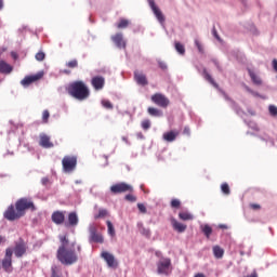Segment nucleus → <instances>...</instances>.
<instances>
[{
    "label": "nucleus",
    "instance_id": "f257e3e1",
    "mask_svg": "<svg viewBox=\"0 0 277 277\" xmlns=\"http://www.w3.org/2000/svg\"><path fill=\"white\" fill-rule=\"evenodd\" d=\"M36 211V205H34V201L27 197L19 198L14 205H11L8 207V209L4 212L5 220H9V222H14L16 220H21V217H24L26 211Z\"/></svg>",
    "mask_w": 277,
    "mask_h": 277
},
{
    "label": "nucleus",
    "instance_id": "f03ea898",
    "mask_svg": "<svg viewBox=\"0 0 277 277\" xmlns=\"http://www.w3.org/2000/svg\"><path fill=\"white\" fill-rule=\"evenodd\" d=\"M70 94L77 101L83 102L90 98V88L82 80H77L70 84Z\"/></svg>",
    "mask_w": 277,
    "mask_h": 277
},
{
    "label": "nucleus",
    "instance_id": "7ed1b4c3",
    "mask_svg": "<svg viewBox=\"0 0 277 277\" xmlns=\"http://www.w3.org/2000/svg\"><path fill=\"white\" fill-rule=\"evenodd\" d=\"M61 246L57 250L56 258L62 265H70V248L68 238L66 236H60Z\"/></svg>",
    "mask_w": 277,
    "mask_h": 277
},
{
    "label": "nucleus",
    "instance_id": "20e7f679",
    "mask_svg": "<svg viewBox=\"0 0 277 277\" xmlns=\"http://www.w3.org/2000/svg\"><path fill=\"white\" fill-rule=\"evenodd\" d=\"M172 269V263L169 258H161L157 263V272L159 275H169Z\"/></svg>",
    "mask_w": 277,
    "mask_h": 277
},
{
    "label": "nucleus",
    "instance_id": "39448f33",
    "mask_svg": "<svg viewBox=\"0 0 277 277\" xmlns=\"http://www.w3.org/2000/svg\"><path fill=\"white\" fill-rule=\"evenodd\" d=\"M110 193L114 195L133 193V187L131 184H126V182H119L118 184H113V186H110Z\"/></svg>",
    "mask_w": 277,
    "mask_h": 277
},
{
    "label": "nucleus",
    "instance_id": "423d86ee",
    "mask_svg": "<svg viewBox=\"0 0 277 277\" xmlns=\"http://www.w3.org/2000/svg\"><path fill=\"white\" fill-rule=\"evenodd\" d=\"M12 252L16 259H23V256L27 254V243H25V240L19 239L16 241Z\"/></svg>",
    "mask_w": 277,
    "mask_h": 277
},
{
    "label": "nucleus",
    "instance_id": "0eeeda50",
    "mask_svg": "<svg viewBox=\"0 0 277 277\" xmlns=\"http://www.w3.org/2000/svg\"><path fill=\"white\" fill-rule=\"evenodd\" d=\"M150 100L155 105L164 109L170 105V100L162 93L153 94Z\"/></svg>",
    "mask_w": 277,
    "mask_h": 277
},
{
    "label": "nucleus",
    "instance_id": "6e6552de",
    "mask_svg": "<svg viewBox=\"0 0 277 277\" xmlns=\"http://www.w3.org/2000/svg\"><path fill=\"white\" fill-rule=\"evenodd\" d=\"M12 248H6L4 258L2 260V269H4V272H6L8 274H11V272H13L14 269L12 267Z\"/></svg>",
    "mask_w": 277,
    "mask_h": 277
},
{
    "label": "nucleus",
    "instance_id": "1a4fd4ad",
    "mask_svg": "<svg viewBox=\"0 0 277 277\" xmlns=\"http://www.w3.org/2000/svg\"><path fill=\"white\" fill-rule=\"evenodd\" d=\"M44 77V71H39L35 75L26 76L24 79L21 81V85L24 88H29L31 83H37V81H40Z\"/></svg>",
    "mask_w": 277,
    "mask_h": 277
},
{
    "label": "nucleus",
    "instance_id": "9d476101",
    "mask_svg": "<svg viewBox=\"0 0 277 277\" xmlns=\"http://www.w3.org/2000/svg\"><path fill=\"white\" fill-rule=\"evenodd\" d=\"M91 84L95 91H101L105 88V77L103 76H95L91 79Z\"/></svg>",
    "mask_w": 277,
    "mask_h": 277
},
{
    "label": "nucleus",
    "instance_id": "9b49d317",
    "mask_svg": "<svg viewBox=\"0 0 277 277\" xmlns=\"http://www.w3.org/2000/svg\"><path fill=\"white\" fill-rule=\"evenodd\" d=\"M149 6L153 10V13L155 14V16L157 17L158 22L160 24H163L166 18L162 14V12L160 11V9L155 4L154 0H149Z\"/></svg>",
    "mask_w": 277,
    "mask_h": 277
},
{
    "label": "nucleus",
    "instance_id": "f8f14e48",
    "mask_svg": "<svg viewBox=\"0 0 277 277\" xmlns=\"http://www.w3.org/2000/svg\"><path fill=\"white\" fill-rule=\"evenodd\" d=\"M39 145L42 148H53V142H51V137L44 133L39 136Z\"/></svg>",
    "mask_w": 277,
    "mask_h": 277
},
{
    "label": "nucleus",
    "instance_id": "ddd939ff",
    "mask_svg": "<svg viewBox=\"0 0 277 277\" xmlns=\"http://www.w3.org/2000/svg\"><path fill=\"white\" fill-rule=\"evenodd\" d=\"M134 80L136 81V83L138 85H142V87L148 85V80H147L146 75L138 70L134 71Z\"/></svg>",
    "mask_w": 277,
    "mask_h": 277
},
{
    "label": "nucleus",
    "instance_id": "4468645a",
    "mask_svg": "<svg viewBox=\"0 0 277 277\" xmlns=\"http://www.w3.org/2000/svg\"><path fill=\"white\" fill-rule=\"evenodd\" d=\"M90 240L95 243H103L105 240L103 239V236L96 233V227L91 226L90 229Z\"/></svg>",
    "mask_w": 277,
    "mask_h": 277
},
{
    "label": "nucleus",
    "instance_id": "2eb2a0df",
    "mask_svg": "<svg viewBox=\"0 0 277 277\" xmlns=\"http://www.w3.org/2000/svg\"><path fill=\"white\" fill-rule=\"evenodd\" d=\"M102 258L105 260L107 265L111 268H116L118 266V263L116 262L115 258L113 254L108 252H103Z\"/></svg>",
    "mask_w": 277,
    "mask_h": 277
},
{
    "label": "nucleus",
    "instance_id": "dca6fc26",
    "mask_svg": "<svg viewBox=\"0 0 277 277\" xmlns=\"http://www.w3.org/2000/svg\"><path fill=\"white\" fill-rule=\"evenodd\" d=\"M111 40L118 49H126V41L123 40L122 34L118 32L111 36Z\"/></svg>",
    "mask_w": 277,
    "mask_h": 277
},
{
    "label": "nucleus",
    "instance_id": "f3484780",
    "mask_svg": "<svg viewBox=\"0 0 277 277\" xmlns=\"http://www.w3.org/2000/svg\"><path fill=\"white\" fill-rule=\"evenodd\" d=\"M14 70V67L12 65L8 64L5 61H0V72L2 75H10Z\"/></svg>",
    "mask_w": 277,
    "mask_h": 277
},
{
    "label": "nucleus",
    "instance_id": "a211bd4d",
    "mask_svg": "<svg viewBox=\"0 0 277 277\" xmlns=\"http://www.w3.org/2000/svg\"><path fill=\"white\" fill-rule=\"evenodd\" d=\"M171 224H172L173 229L180 234L184 233L187 228L186 225L179 223L175 219L171 220Z\"/></svg>",
    "mask_w": 277,
    "mask_h": 277
},
{
    "label": "nucleus",
    "instance_id": "6ab92c4d",
    "mask_svg": "<svg viewBox=\"0 0 277 277\" xmlns=\"http://www.w3.org/2000/svg\"><path fill=\"white\" fill-rule=\"evenodd\" d=\"M64 213L56 211L52 214V222H54V224H64Z\"/></svg>",
    "mask_w": 277,
    "mask_h": 277
},
{
    "label": "nucleus",
    "instance_id": "aec40b11",
    "mask_svg": "<svg viewBox=\"0 0 277 277\" xmlns=\"http://www.w3.org/2000/svg\"><path fill=\"white\" fill-rule=\"evenodd\" d=\"M179 135V131H168L163 133V140L166 142H174L176 140V136Z\"/></svg>",
    "mask_w": 277,
    "mask_h": 277
},
{
    "label": "nucleus",
    "instance_id": "412c9836",
    "mask_svg": "<svg viewBox=\"0 0 277 277\" xmlns=\"http://www.w3.org/2000/svg\"><path fill=\"white\" fill-rule=\"evenodd\" d=\"M147 113H148L149 116L156 117V118H160V117H162V115H163V113H162L161 109L156 108V107H153V106H149V107L147 108Z\"/></svg>",
    "mask_w": 277,
    "mask_h": 277
},
{
    "label": "nucleus",
    "instance_id": "4be33fe9",
    "mask_svg": "<svg viewBox=\"0 0 277 277\" xmlns=\"http://www.w3.org/2000/svg\"><path fill=\"white\" fill-rule=\"evenodd\" d=\"M249 76L255 85H262V79L252 69L248 68Z\"/></svg>",
    "mask_w": 277,
    "mask_h": 277
},
{
    "label": "nucleus",
    "instance_id": "5701e85b",
    "mask_svg": "<svg viewBox=\"0 0 277 277\" xmlns=\"http://www.w3.org/2000/svg\"><path fill=\"white\" fill-rule=\"evenodd\" d=\"M203 78L210 83L212 84L216 90L220 89L217 82L214 81V79L212 78V76L207 71V69H203Z\"/></svg>",
    "mask_w": 277,
    "mask_h": 277
},
{
    "label": "nucleus",
    "instance_id": "b1692460",
    "mask_svg": "<svg viewBox=\"0 0 277 277\" xmlns=\"http://www.w3.org/2000/svg\"><path fill=\"white\" fill-rule=\"evenodd\" d=\"M63 170L65 172H70V157L66 156L65 158H63Z\"/></svg>",
    "mask_w": 277,
    "mask_h": 277
},
{
    "label": "nucleus",
    "instance_id": "393cba45",
    "mask_svg": "<svg viewBox=\"0 0 277 277\" xmlns=\"http://www.w3.org/2000/svg\"><path fill=\"white\" fill-rule=\"evenodd\" d=\"M179 217L182 221H193L194 216L190 214V212H179Z\"/></svg>",
    "mask_w": 277,
    "mask_h": 277
},
{
    "label": "nucleus",
    "instance_id": "a878e982",
    "mask_svg": "<svg viewBox=\"0 0 277 277\" xmlns=\"http://www.w3.org/2000/svg\"><path fill=\"white\" fill-rule=\"evenodd\" d=\"M129 24H130L129 19L120 18L119 23L117 24V28L118 29H126V28H128Z\"/></svg>",
    "mask_w": 277,
    "mask_h": 277
},
{
    "label": "nucleus",
    "instance_id": "bb28decb",
    "mask_svg": "<svg viewBox=\"0 0 277 277\" xmlns=\"http://www.w3.org/2000/svg\"><path fill=\"white\" fill-rule=\"evenodd\" d=\"M79 224V217L77 216V212H70V226H77Z\"/></svg>",
    "mask_w": 277,
    "mask_h": 277
},
{
    "label": "nucleus",
    "instance_id": "cd10ccee",
    "mask_svg": "<svg viewBox=\"0 0 277 277\" xmlns=\"http://www.w3.org/2000/svg\"><path fill=\"white\" fill-rule=\"evenodd\" d=\"M213 254H214V256H215L216 259H221V258H223L224 250L221 249L219 246H215V247L213 248Z\"/></svg>",
    "mask_w": 277,
    "mask_h": 277
},
{
    "label": "nucleus",
    "instance_id": "c85d7f7f",
    "mask_svg": "<svg viewBox=\"0 0 277 277\" xmlns=\"http://www.w3.org/2000/svg\"><path fill=\"white\" fill-rule=\"evenodd\" d=\"M201 230L208 239L210 238L213 232L209 225L201 226Z\"/></svg>",
    "mask_w": 277,
    "mask_h": 277
},
{
    "label": "nucleus",
    "instance_id": "c756f323",
    "mask_svg": "<svg viewBox=\"0 0 277 277\" xmlns=\"http://www.w3.org/2000/svg\"><path fill=\"white\" fill-rule=\"evenodd\" d=\"M137 226H138V232H140L143 236H145V237H147V238L150 237V230H149V229H146L142 224H138Z\"/></svg>",
    "mask_w": 277,
    "mask_h": 277
},
{
    "label": "nucleus",
    "instance_id": "7c9ffc66",
    "mask_svg": "<svg viewBox=\"0 0 277 277\" xmlns=\"http://www.w3.org/2000/svg\"><path fill=\"white\" fill-rule=\"evenodd\" d=\"M175 50L177 51V53H180L181 55L185 54V47L183 43L176 41L175 42Z\"/></svg>",
    "mask_w": 277,
    "mask_h": 277
},
{
    "label": "nucleus",
    "instance_id": "2f4dec72",
    "mask_svg": "<svg viewBox=\"0 0 277 277\" xmlns=\"http://www.w3.org/2000/svg\"><path fill=\"white\" fill-rule=\"evenodd\" d=\"M49 118H51V113L49 110H43L42 113V123L43 124H49Z\"/></svg>",
    "mask_w": 277,
    "mask_h": 277
},
{
    "label": "nucleus",
    "instance_id": "473e14b6",
    "mask_svg": "<svg viewBox=\"0 0 277 277\" xmlns=\"http://www.w3.org/2000/svg\"><path fill=\"white\" fill-rule=\"evenodd\" d=\"M47 57V54H44V52L39 51L36 55L35 58L37 60V62H44Z\"/></svg>",
    "mask_w": 277,
    "mask_h": 277
},
{
    "label": "nucleus",
    "instance_id": "72a5a7b5",
    "mask_svg": "<svg viewBox=\"0 0 277 277\" xmlns=\"http://www.w3.org/2000/svg\"><path fill=\"white\" fill-rule=\"evenodd\" d=\"M106 224H107L108 234H109L111 237H114V236L116 235L114 225L111 224L110 221H107Z\"/></svg>",
    "mask_w": 277,
    "mask_h": 277
},
{
    "label": "nucleus",
    "instance_id": "f704fd0d",
    "mask_svg": "<svg viewBox=\"0 0 277 277\" xmlns=\"http://www.w3.org/2000/svg\"><path fill=\"white\" fill-rule=\"evenodd\" d=\"M222 193L226 196H228L230 194V188L228 186V184L224 183L221 186Z\"/></svg>",
    "mask_w": 277,
    "mask_h": 277
},
{
    "label": "nucleus",
    "instance_id": "c9c22d12",
    "mask_svg": "<svg viewBox=\"0 0 277 277\" xmlns=\"http://www.w3.org/2000/svg\"><path fill=\"white\" fill-rule=\"evenodd\" d=\"M102 106L106 109H113L114 108L113 104L108 100H102Z\"/></svg>",
    "mask_w": 277,
    "mask_h": 277
},
{
    "label": "nucleus",
    "instance_id": "e433bc0d",
    "mask_svg": "<svg viewBox=\"0 0 277 277\" xmlns=\"http://www.w3.org/2000/svg\"><path fill=\"white\" fill-rule=\"evenodd\" d=\"M77 168V156H71L70 158V171L72 172Z\"/></svg>",
    "mask_w": 277,
    "mask_h": 277
},
{
    "label": "nucleus",
    "instance_id": "4c0bfd02",
    "mask_svg": "<svg viewBox=\"0 0 277 277\" xmlns=\"http://www.w3.org/2000/svg\"><path fill=\"white\" fill-rule=\"evenodd\" d=\"M141 126H142V129H143V130L147 131V130L150 128V121H149V119H144V120L142 121Z\"/></svg>",
    "mask_w": 277,
    "mask_h": 277
},
{
    "label": "nucleus",
    "instance_id": "58836bf2",
    "mask_svg": "<svg viewBox=\"0 0 277 277\" xmlns=\"http://www.w3.org/2000/svg\"><path fill=\"white\" fill-rule=\"evenodd\" d=\"M181 207V201L180 199H172L171 201V208L173 209H179Z\"/></svg>",
    "mask_w": 277,
    "mask_h": 277
},
{
    "label": "nucleus",
    "instance_id": "ea45409f",
    "mask_svg": "<svg viewBox=\"0 0 277 277\" xmlns=\"http://www.w3.org/2000/svg\"><path fill=\"white\" fill-rule=\"evenodd\" d=\"M269 113L272 116L276 117L277 116V106L271 105L269 106Z\"/></svg>",
    "mask_w": 277,
    "mask_h": 277
},
{
    "label": "nucleus",
    "instance_id": "a19ab883",
    "mask_svg": "<svg viewBox=\"0 0 277 277\" xmlns=\"http://www.w3.org/2000/svg\"><path fill=\"white\" fill-rule=\"evenodd\" d=\"M195 44H196L199 53H203V47L198 39H195Z\"/></svg>",
    "mask_w": 277,
    "mask_h": 277
},
{
    "label": "nucleus",
    "instance_id": "79ce46f5",
    "mask_svg": "<svg viewBox=\"0 0 277 277\" xmlns=\"http://www.w3.org/2000/svg\"><path fill=\"white\" fill-rule=\"evenodd\" d=\"M124 199L129 202H135L136 197L134 195H126Z\"/></svg>",
    "mask_w": 277,
    "mask_h": 277
},
{
    "label": "nucleus",
    "instance_id": "37998d69",
    "mask_svg": "<svg viewBox=\"0 0 277 277\" xmlns=\"http://www.w3.org/2000/svg\"><path fill=\"white\" fill-rule=\"evenodd\" d=\"M137 209L140 210L141 213L145 214L147 212L144 203H137Z\"/></svg>",
    "mask_w": 277,
    "mask_h": 277
},
{
    "label": "nucleus",
    "instance_id": "c03bdc74",
    "mask_svg": "<svg viewBox=\"0 0 277 277\" xmlns=\"http://www.w3.org/2000/svg\"><path fill=\"white\" fill-rule=\"evenodd\" d=\"M107 215V210H100L98 215L95 219L105 217Z\"/></svg>",
    "mask_w": 277,
    "mask_h": 277
},
{
    "label": "nucleus",
    "instance_id": "a18cd8bd",
    "mask_svg": "<svg viewBox=\"0 0 277 277\" xmlns=\"http://www.w3.org/2000/svg\"><path fill=\"white\" fill-rule=\"evenodd\" d=\"M250 208H251L252 210H254V211L261 210L260 203H250Z\"/></svg>",
    "mask_w": 277,
    "mask_h": 277
},
{
    "label": "nucleus",
    "instance_id": "49530a36",
    "mask_svg": "<svg viewBox=\"0 0 277 277\" xmlns=\"http://www.w3.org/2000/svg\"><path fill=\"white\" fill-rule=\"evenodd\" d=\"M79 66V62L77 60L70 61V68H77Z\"/></svg>",
    "mask_w": 277,
    "mask_h": 277
},
{
    "label": "nucleus",
    "instance_id": "de8ad7c7",
    "mask_svg": "<svg viewBox=\"0 0 277 277\" xmlns=\"http://www.w3.org/2000/svg\"><path fill=\"white\" fill-rule=\"evenodd\" d=\"M77 262V254H75V252L71 251V254H70V264Z\"/></svg>",
    "mask_w": 277,
    "mask_h": 277
},
{
    "label": "nucleus",
    "instance_id": "09e8293b",
    "mask_svg": "<svg viewBox=\"0 0 277 277\" xmlns=\"http://www.w3.org/2000/svg\"><path fill=\"white\" fill-rule=\"evenodd\" d=\"M159 68L162 69V70H166L167 69V65L164 62H159Z\"/></svg>",
    "mask_w": 277,
    "mask_h": 277
},
{
    "label": "nucleus",
    "instance_id": "8fccbe9b",
    "mask_svg": "<svg viewBox=\"0 0 277 277\" xmlns=\"http://www.w3.org/2000/svg\"><path fill=\"white\" fill-rule=\"evenodd\" d=\"M184 135H189L190 134V129L188 127H185L183 130Z\"/></svg>",
    "mask_w": 277,
    "mask_h": 277
},
{
    "label": "nucleus",
    "instance_id": "3c124183",
    "mask_svg": "<svg viewBox=\"0 0 277 277\" xmlns=\"http://www.w3.org/2000/svg\"><path fill=\"white\" fill-rule=\"evenodd\" d=\"M248 92L251 93L253 96L260 97V94L251 89L248 88Z\"/></svg>",
    "mask_w": 277,
    "mask_h": 277
},
{
    "label": "nucleus",
    "instance_id": "603ef678",
    "mask_svg": "<svg viewBox=\"0 0 277 277\" xmlns=\"http://www.w3.org/2000/svg\"><path fill=\"white\" fill-rule=\"evenodd\" d=\"M213 36H214L219 41L221 40V38H220V36H219L217 30L215 29V27H213Z\"/></svg>",
    "mask_w": 277,
    "mask_h": 277
},
{
    "label": "nucleus",
    "instance_id": "864d4df0",
    "mask_svg": "<svg viewBox=\"0 0 277 277\" xmlns=\"http://www.w3.org/2000/svg\"><path fill=\"white\" fill-rule=\"evenodd\" d=\"M273 68L277 72V60L276 58L273 60Z\"/></svg>",
    "mask_w": 277,
    "mask_h": 277
},
{
    "label": "nucleus",
    "instance_id": "5fc2aeb1",
    "mask_svg": "<svg viewBox=\"0 0 277 277\" xmlns=\"http://www.w3.org/2000/svg\"><path fill=\"white\" fill-rule=\"evenodd\" d=\"M41 182H42V185H49V177H43Z\"/></svg>",
    "mask_w": 277,
    "mask_h": 277
},
{
    "label": "nucleus",
    "instance_id": "6e6d98bb",
    "mask_svg": "<svg viewBox=\"0 0 277 277\" xmlns=\"http://www.w3.org/2000/svg\"><path fill=\"white\" fill-rule=\"evenodd\" d=\"M11 57H13V60H18V54L16 52H11Z\"/></svg>",
    "mask_w": 277,
    "mask_h": 277
},
{
    "label": "nucleus",
    "instance_id": "4d7b16f0",
    "mask_svg": "<svg viewBox=\"0 0 277 277\" xmlns=\"http://www.w3.org/2000/svg\"><path fill=\"white\" fill-rule=\"evenodd\" d=\"M213 63H214V65L216 66V68H217L220 71H222L221 66H220V63H219L216 60H213Z\"/></svg>",
    "mask_w": 277,
    "mask_h": 277
},
{
    "label": "nucleus",
    "instance_id": "13d9d810",
    "mask_svg": "<svg viewBox=\"0 0 277 277\" xmlns=\"http://www.w3.org/2000/svg\"><path fill=\"white\" fill-rule=\"evenodd\" d=\"M6 239L5 236H0V245L5 243Z\"/></svg>",
    "mask_w": 277,
    "mask_h": 277
},
{
    "label": "nucleus",
    "instance_id": "bf43d9fd",
    "mask_svg": "<svg viewBox=\"0 0 277 277\" xmlns=\"http://www.w3.org/2000/svg\"><path fill=\"white\" fill-rule=\"evenodd\" d=\"M247 277H259V276H258V273L254 271L251 275H249Z\"/></svg>",
    "mask_w": 277,
    "mask_h": 277
},
{
    "label": "nucleus",
    "instance_id": "052dcab7",
    "mask_svg": "<svg viewBox=\"0 0 277 277\" xmlns=\"http://www.w3.org/2000/svg\"><path fill=\"white\" fill-rule=\"evenodd\" d=\"M224 97L226 98V101H230L232 102V98L226 93H224Z\"/></svg>",
    "mask_w": 277,
    "mask_h": 277
},
{
    "label": "nucleus",
    "instance_id": "680f3d73",
    "mask_svg": "<svg viewBox=\"0 0 277 277\" xmlns=\"http://www.w3.org/2000/svg\"><path fill=\"white\" fill-rule=\"evenodd\" d=\"M195 277H206L203 274L199 273L197 275H195Z\"/></svg>",
    "mask_w": 277,
    "mask_h": 277
},
{
    "label": "nucleus",
    "instance_id": "e2e57ef3",
    "mask_svg": "<svg viewBox=\"0 0 277 277\" xmlns=\"http://www.w3.org/2000/svg\"><path fill=\"white\" fill-rule=\"evenodd\" d=\"M0 10H3V0H0Z\"/></svg>",
    "mask_w": 277,
    "mask_h": 277
},
{
    "label": "nucleus",
    "instance_id": "0e129e2a",
    "mask_svg": "<svg viewBox=\"0 0 277 277\" xmlns=\"http://www.w3.org/2000/svg\"><path fill=\"white\" fill-rule=\"evenodd\" d=\"M122 141L128 144V137L127 136H122Z\"/></svg>",
    "mask_w": 277,
    "mask_h": 277
},
{
    "label": "nucleus",
    "instance_id": "69168bd1",
    "mask_svg": "<svg viewBox=\"0 0 277 277\" xmlns=\"http://www.w3.org/2000/svg\"><path fill=\"white\" fill-rule=\"evenodd\" d=\"M61 74L68 75V70H61Z\"/></svg>",
    "mask_w": 277,
    "mask_h": 277
},
{
    "label": "nucleus",
    "instance_id": "338daca9",
    "mask_svg": "<svg viewBox=\"0 0 277 277\" xmlns=\"http://www.w3.org/2000/svg\"><path fill=\"white\" fill-rule=\"evenodd\" d=\"M156 256L160 258L161 253L159 251H157L156 253Z\"/></svg>",
    "mask_w": 277,
    "mask_h": 277
},
{
    "label": "nucleus",
    "instance_id": "774afa93",
    "mask_svg": "<svg viewBox=\"0 0 277 277\" xmlns=\"http://www.w3.org/2000/svg\"><path fill=\"white\" fill-rule=\"evenodd\" d=\"M76 184H81V180L77 181Z\"/></svg>",
    "mask_w": 277,
    "mask_h": 277
}]
</instances>
